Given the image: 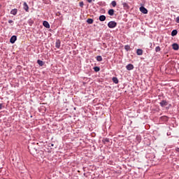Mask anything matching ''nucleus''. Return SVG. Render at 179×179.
I'll return each instance as SVG.
<instances>
[{
  "label": "nucleus",
  "mask_w": 179,
  "mask_h": 179,
  "mask_svg": "<svg viewBox=\"0 0 179 179\" xmlns=\"http://www.w3.org/2000/svg\"><path fill=\"white\" fill-rule=\"evenodd\" d=\"M108 27L109 29H114V27H117V22L115 21H110L108 23Z\"/></svg>",
  "instance_id": "1"
},
{
  "label": "nucleus",
  "mask_w": 179,
  "mask_h": 179,
  "mask_svg": "<svg viewBox=\"0 0 179 179\" xmlns=\"http://www.w3.org/2000/svg\"><path fill=\"white\" fill-rule=\"evenodd\" d=\"M16 40H17V37L16 36H13L10 39V43H11V44H15Z\"/></svg>",
  "instance_id": "2"
},
{
  "label": "nucleus",
  "mask_w": 179,
  "mask_h": 179,
  "mask_svg": "<svg viewBox=\"0 0 179 179\" xmlns=\"http://www.w3.org/2000/svg\"><path fill=\"white\" fill-rule=\"evenodd\" d=\"M140 11H141V13H144L145 15L148 13V9L143 6L140 7Z\"/></svg>",
  "instance_id": "3"
},
{
  "label": "nucleus",
  "mask_w": 179,
  "mask_h": 179,
  "mask_svg": "<svg viewBox=\"0 0 179 179\" xmlns=\"http://www.w3.org/2000/svg\"><path fill=\"white\" fill-rule=\"evenodd\" d=\"M126 69H127V71H132V69H134V64H127L126 66Z\"/></svg>",
  "instance_id": "4"
},
{
  "label": "nucleus",
  "mask_w": 179,
  "mask_h": 179,
  "mask_svg": "<svg viewBox=\"0 0 179 179\" xmlns=\"http://www.w3.org/2000/svg\"><path fill=\"white\" fill-rule=\"evenodd\" d=\"M172 48H173V50H174L175 51H178V50H179V45H178V44H177V43H173V44L172 45Z\"/></svg>",
  "instance_id": "5"
},
{
  "label": "nucleus",
  "mask_w": 179,
  "mask_h": 179,
  "mask_svg": "<svg viewBox=\"0 0 179 179\" xmlns=\"http://www.w3.org/2000/svg\"><path fill=\"white\" fill-rule=\"evenodd\" d=\"M161 107H166V106H167L168 103L167 101L166 100H163L159 103Z\"/></svg>",
  "instance_id": "6"
},
{
  "label": "nucleus",
  "mask_w": 179,
  "mask_h": 179,
  "mask_svg": "<svg viewBox=\"0 0 179 179\" xmlns=\"http://www.w3.org/2000/svg\"><path fill=\"white\" fill-rule=\"evenodd\" d=\"M43 25L44 27H46V29H50V23H48L47 21H43Z\"/></svg>",
  "instance_id": "7"
},
{
  "label": "nucleus",
  "mask_w": 179,
  "mask_h": 179,
  "mask_svg": "<svg viewBox=\"0 0 179 179\" xmlns=\"http://www.w3.org/2000/svg\"><path fill=\"white\" fill-rule=\"evenodd\" d=\"M23 6H24V10L26 12H29V6L27 5V3L24 2Z\"/></svg>",
  "instance_id": "8"
},
{
  "label": "nucleus",
  "mask_w": 179,
  "mask_h": 179,
  "mask_svg": "<svg viewBox=\"0 0 179 179\" xmlns=\"http://www.w3.org/2000/svg\"><path fill=\"white\" fill-rule=\"evenodd\" d=\"M56 48H59L61 47V41L57 40L55 43Z\"/></svg>",
  "instance_id": "9"
},
{
  "label": "nucleus",
  "mask_w": 179,
  "mask_h": 179,
  "mask_svg": "<svg viewBox=\"0 0 179 179\" xmlns=\"http://www.w3.org/2000/svg\"><path fill=\"white\" fill-rule=\"evenodd\" d=\"M11 15H13L14 16L17 14V9L15 8L11 10L10 11Z\"/></svg>",
  "instance_id": "10"
},
{
  "label": "nucleus",
  "mask_w": 179,
  "mask_h": 179,
  "mask_svg": "<svg viewBox=\"0 0 179 179\" xmlns=\"http://www.w3.org/2000/svg\"><path fill=\"white\" fill-rule=\"evenodd\" d=\"M137 55H143V50L142 49H138L136 51Z\"/></svg>",
  "instance_id": "11"
},
{
  "label": "nucleus",
  "mask_w": 179,
  "mask_h": 179,
  "mask_svg": "<svg viewBox=\"0 0 179 179\" xmlns=\"http://www.w3.org/2000/svg\"><path fill=\"white\" fill-rule=\"evenodd\" d=\"M178 33V31H177V29L173 30L172 32H171L172 37H174L175 36H177Z\"/></svg>",
  "instance_id": "12"
},
{
  "label": "nucleus",
  "mask_w": 179,
  "mask_h": 179,
  "mask_svg": "<svg viewBox=\"0 0 179 179\" xmlns=\"http://www.w3.org/2000/svg\"><path fill=\"white\" fill-rule=\"evenodd\" d=\"M108 15H110V16H113L114 15V9H110L108 11Z\"/></svg>",
  "instance_id": "13"
},
{
  "label": "nucleus",
  "mask_w": 179,
  "mask_h": 179,
  "mask_svg": "<svg viewBox=\"0 0 179 179\" xmlns=\"http://www.w3.org/2000/svg\"><path fill=\"white\" fill-rule=\"evenodd\" d=\"M93 22L94 20L92 18H89L87 20V23H88V24H93Z\"/></svg>",
  "instance_id": "14"
},
{
  "label": "nucleus",
  "mask_w": 179,
  "mask_h": 179,
  "mask_svg": "<svg viewBox=\"0 0 179 179\" xmlns=\"http://www.w3.org/2000/svg\"><path fill=\"white\" fill-rule=\"evenodd\" d=\"M99 20L100 22H104V20H106V15H101L99 17Z\"/></svg>",
  "instance_id": "15"
},
{
  "label": "nucleus",
  "mask_w": 179,
  "mask_h": 179,
  "mask_svg": "<svg viewBox=\"0 0 179 179\" xmlns=\"http://www.w3.org/2000/svg\"><path fill=\"white\" fill-rule=\"evenodd\" d=\"M37 64H38V65H39L40 66H43L44 65V62H43V61L38 59V60L37 61Z\"/></svg>",
  "instance_id": "16"
},
{
  "label": "nucleus",
  "mask_w": 179,
  "mask_h": 179,
  "mask_svg": "<svg viewBox=\"0 0 179 179\" xmlns=\"http://www.w3.org/2000/svg\"><path fill=\"white\" fill-rule=\"evenodd\" d=\"M112 80H113V82L114 83H116V84L118 83V78H117V77H113V78H112Z\"/></svg>",
  "instance_id": "17"
},
{
  "label": "nucleus",
  "mask_w": 179,
  "mask_h": 179,
  "mask_svg": "<svg viewBox=\"0 0 179 179\" xmlns=\"http://www.w3.org/2000/svg\"><path fill=\"white\" fill-rule=\"evenodd\" d=\"M96 61H98V62H101V61H103V57H101V56H97Z\"/></svg>",
  "instance_id": "18"
},
{
  "label": "nucleus",
  "mask_w": 179,
  "mask_h": 179,
  "mask_svg": "<svg viewBox=\"0 0 179 179\" xmlns=\"http://www.w3.org/2000/svg\"><path fill=\"white\" fill-rule=\"evenodd\" d=\"M122 5L124 8H126V9H129V6H128V3H123Z\"/></svg>",
  "instance_id": "19"
},
{
  "label": "nucleus",
  "mask_w": 179,
  "mask_h": 179,
  "mask_svg": "<svg viewBox=\"0 0 179 179\" xmlns=\"http://www.w3.org/2000/svg\"><path fill=\"white\" fill-rule=\"evenodd\" d=\"M124 50H126V51H129V50H131V47L129 45H126L124 46Z\"/></svg>",
  "instance_id": "20"
},
{
  "label": "nucleus",
  "mask_w": 179,
  "mask_h": 179,
  "mask_svg": "<svg viewBox=\"0 0 179 179\" xmlns=\"http://www.w3.org/2000/svg\"><path fill=\"white\" fill-rule=\"evenodd\" d=\"M111 5L113 6V8H115L117 6V2L115 1H113L111 2Z\"/></svg>",
  "instance_id": "21"
},
{
  "label": "nucleus",
  "mask_w": 179,
  "mask_h": 179,
  "mask_svg": "<svg viewBox=\"0 0 179 179\" xmlns=\"http://www.w3.org/2000/svg\"><path fill=\"white\" fill-rule=\"evenodd\" d=\"M94 71L95 72H99L100 71V67H99V66L94 67Z\"/></svg>",
  "instance_id": "22"
},
{
  "label": "nucleus",
  "mask_w": 179,
  "mask_h": 179,
  "mask_svg": "<svg viewBox=\"0 0 179 179\" xmlns=\"http://www.w3.org/2000/svg\"><path fill=\"white\" fill-rule=\"evenodd\" d=\"M161 50H162V49L160 48V46H157V47L155 48V51H156V52H160Z\"/></svg>",
  "instance_id": "23"
},
{
  "label": "nucleus",
  "mask_w": 179,
  "mask_h": 179,
  "mask_svg": "<svg viewBox=\"0 0 179 179\" xmlns=\"http://www.w3.org/2000/svg\"><path fill=\"white\" fill-rule=\"evenodd\" d=\"M103 142H107V143H108V142H110V139L106 138L103 139Z\"/></svg>",
  "instance_id": "24"
},
{
  "label": "nucleus",
  "mask_w": 179,
  "mask_h": 179,
  "mask_svg": "<svg viewBox=\"0 0 179 179\" xmlns=\"http://www.w3.org/2000/svg\"><path fill=\"white\" fill-rule=\"evenodd\" d=\"M83 5H84L83 1L80 2V6L81 8H83Z\"/></svg>",
  "instance_id": "25"
},
{
  "label": "nucleus",
  "mask_w": 179,
  "mask_h": 179,
  "mask_svg": "<svg viewBox=\"0 0 179 179\" xmlns=\"http://www.w3.org/2000/svg\"><path fill=\"white\" fill-rule=\"evenodd\" d=\"M176 23H179V16H178L176 17Z\"/></svg>",
  "instance_id": "26"
},
{
  "label": "nucleus",
  "mask_w": 179,
  "mask_h": 179,
  "mask_svg": "<svg viewBox=\"0 0 179 179\" xmlns=\"http://www.w3.org/2000/svg\"><path fill=\"white\" fill-rule=\"evenodd\" d=\"M87 1L88 2V3H92V2H93V0H87Z\"/></svg>",
  "instance_id": "27"
},
{
  "label": "nucleus",
  "mask_w": 179,
  "mask_h": 179,
  "mask_svg": "<svg viewBox=\"0 0 179 179\" xmlns=\"http://www.w3.org/2000/svg\"><path fill=\"white\" fill-rule=\"evenodd\" d=\"M8 23H13V21L12 20L8 21Z\"/></svg>",
  "instance_id": "28"
},
{
  "label": "nucleus",
  "mask_w": 179,
  "mask_h": 179,
  "mask_svg": "<svg viewBox=\"0 0 179 179\" xmlns=\"http://www.w3.org/2000/svg\"><path fill=\"white\" fill-rule=\"evenodd\" d=\"M0 110H2V103H0Z\"/></svg>",
  "instance_id": "29"
},
{
  "label": "nucleus",
  "mask_w": 179,
  "mask_h": 179,
  "mask_svg": "<svg viewBox=\"0 0 179 179\" xmlns=\"http://www.w3.org/2000/svg\"><path fill=\"white\" fill-rule=\"evenodd\" d=\"M176 152H179V148L176 149Z\"/></svg>",
  "instance_id": "30"
},
{
  "label": "nucleus",
  "mask_w": 179,
  "mask_h": 179,
  "mask_svg": "<svg viewBox=\"0 0 179 179\" xmlns=\"http://www.w3.org/2000/svg\"><path fill=\"white\" fill-rule=\"evenodd\" d=\"M94 2L96 1V0H92Z\"/></svg>",
  "instance_id": "31"
},
{
  "label": "nucleus",
  "mask_w": 179,
  "mask_h": 179,
  "mask_svg": "<svg viewBox=\"0 0 179 179\" xmlns=\"http://www.w3.org/2000/svg\"><path fill=\"white\" fill-rule=\"evenodd\" d=\"M52 146H54V144H52Z\"/></svg>",
  "instance_id": "32"
}]
</instances>
